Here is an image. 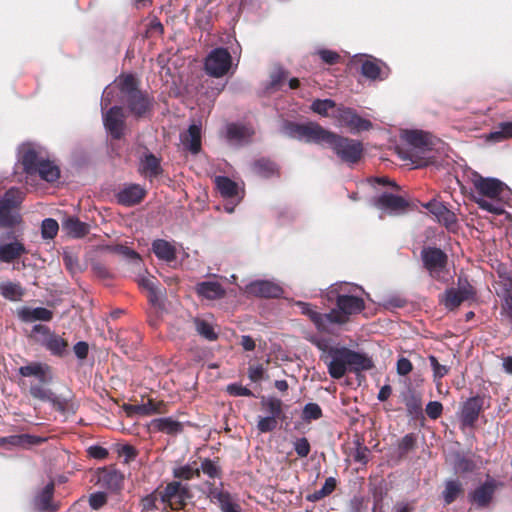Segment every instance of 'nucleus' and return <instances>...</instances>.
I'll list each match as a JSON object with an SVG mask.
<instances>
[{
	"mask_svg": "<svg viewBox=\"0 0 512 512\" xmlns=\"http://www.w3.org/2000/svg\"><path fill=\"white\" fill-rule=\"evenodd\" d=\"M499 278H500V280L498 282L499 290L497 291V294H498V296H501L505 293L510 292V290H512V279L506 273L500 274Z\"/></svg>",
	"mask_w": 512,
	"mask_h": 512,
	"instance_id": "4d7b16f0",
	"label": "nucleus"
},
{
	"mask_svg": "<svg viewBox=\"0 0 512 512\" xmlns=\"http://www.w3.org/2000/svg\"><path fill=\"white\" fill-rule=\"evenodd\" d=\"M322 416V410L316 403H308L303 409V419L305 421L317 420Z\"/></svg>",
	"mask_w": 512,
	"mask_h": 512,
	"instance_id": "3c124183",
	"label": "nucleus"
},
{
	"mask_svg": "<svg viewBox=\"0 0 512 512\" xmlns=\"http://www.w3.org/2000/svg\"><path fill=\"white\" fill-rule=\"evenodd\" d=\"M26 253V247L18 240L0 244V263H11Z\"/></svg>",
	"mask_w": 512,
	"mask_h": 512,
	"instance_id": "b1692460",
	"label": "nucleus"
},
{
	"mask_svg": "<svg viewBox=\"0 0 512 512\" xmlns=\"http://www.w3.org/2000/svg\"><path fill=\"white\" fill-rule=\"evenodd\" d=\"M412 368V363L407 358L402 357L397 361V373L401 376L408 375L412 371Z\"/></svg>",
	"mask_w": 512,
	"mask_h": 512,
	"instance_id": "680f3d73",
	"label": "nucleus"
},
{
	"mask_svg": "<svg viewBox=\"0 0 512 512\" xmlns=\"http://www.w3.org/2000/svg\"><path fill=\"white\" fill-rule=\"evenodd\" d=\"M335 107V102L331 99H317L311 104V109L322 116H327L328 111Z\"/></svg>",
	"mask_w": 512,
	"mask_h": 512,
	"instance_id": "09e8293b",
	"label": "nucleus"
},
{
	"mask_svg": "<svg viewBox=\"0 0 512 512\" xmlns=\"http://www.w3.org/2000/svg\"><path fill=\"white\" fill-rule=\"evenodd\" d=\"M216 186L221 195L228 199H241L238 185L228 177L218 176L215 179Z\"/></svg>",
	"mask_w": 512,
	"mask_h": 512,
	"instance_id": "c756f323",
	"label": "nucleus"
},
{
	"mask_svg": "<svg viewBox=\"0 0 512 512\" xmlns=\"http://www.w3.org/2000/svg\"><path fill=\"white\" fill-rule=\"evenodd\" d=\"M422 260L431 277L445 281L446 255L438 248H426L422 250Z\"/></svg>",
	"mask_w": 512,
	"mask_h": 512,
	"instance_id": "0eeeda50",
	"label": "nucleus"
},
{
	"mask_svg": "<svg viewBox=\"0 0 512 512\" xmlns=\"http://www.w3.org/2000/svg\"><path fill=\"white\" fill-rule=\"evenodd\" d=\"M19 160L27 176L38 174L47 182H55L60 177L59 167L49 159L47 151L39 145L23 144L19 148Z\"/></svg>",
	"mask_w": 512,
	"mask_h": 512,
	"instance_id": "39448f33",
	"label": "nucleus"
},
{
	"mask_svg": "<svg viewBox=\"0 0 512 512\" xmlns=\"http://www.w3.org/2000/svg\"><path fill=\"white\" fill-rule=\"evenodd\" d=\"M140 171L148 177H155L161 173L160 161L152 153H146L140 161Z\"/></svg>",
	"mask_w": 512,
	"mask_h": 512,
	"instance_id": "c9c22d12",
	"label": "nucleus"
},
{
	"mask_svg": "<svg viewBox=\"0 0 512 512\" xmlns=\"http://www.w3.org/2000/svg\"><path fill=\"white\" fill-rule=\"evenodd\" d=\"M130 111L137 115L142 116L150 107V100L146 95L138 91L134 93L126 100Z\"/></svg>",
	"mask_w": 512,
	"mask_h": 512,
	"instance_id": "7c9ffc66",
	"label": "nucleus"
},
{
	"mask_svg": "<svg viewBox=\"0 0 512 512\" xmlns=\"http://www.w3.org/2000/svg\"><path fill=\"white\" fill-rule=\"evenodd\" d=\"M322 360L333 379L342 378L348 371L359 373L373 367V361L370 357L347 347H330L326 350Z\"/></svg>",
	"mask_w": 512,
	"mask_h": 512,
	"instance_id": "f03ea898",
	"label": "nucleus"
},
{
	"mask_svg": "<svg viewBox=\"0 0 512 512\" xmlns=\"http://www.w3.org/2000/svg\"><path fill=\"white\" fill-rule=\"evenodd\" d=\"M32 333L36 336L37 341L54 355H62L68 347L67 342L63 338L51 333L49 328L44 325H35Z\"/></svg>",
	"mask_w": 512,
	"mask_h": 512,
	"instance_id": "9d476101",
	"label": "nucleus"
},
{
	"mask_svg": "<svg viewBox=\"0 0 512 512\" xmlns=\"http://www.w3.org/2000/svg\"><path fill=\"white\" fill-rule=\"evenodd\" d=\"M426 413L431 419H437L442 413V404L437 401H431L426 406Z\"/></svg>",
	"mask_w": 512,
	"mask_h": 512,
	"instance_id": "052dcab7",
	"label": "nucleus"
},
{
	"mask_svg": "<svg viewBox=\"0 0 512 512\" xmlns=\"http://www.w3.org/2000/svg\"><path fill=\"white\" fill-rule=\"evenodd\" d=\"M62 229L71 237L81 238L88 234L89 225L76 217L69 216L62 221Z\"/></svg>",
	"mask_w": 512,
	"mask_h": 512,
	"instance_id": "cd10ccee",
	"label": "nucleus"
},
{
	"mask_svg": "<svg viewBox=\"0 0 512 512\" xmlns=\"http://www.w3.org/2000/svg\"><path fill=\"white\" fill-rule=\"evenodd\" d=\"M156 282H157L156 279L154 277H152V276H141L138 279L139 286L142 289L148 291V293H149V295H148L149 300L153 304L157 303L158 297H159V293H158Z\"/></svg>",
	"mask_w": 512,
	"mask_h": 512,
	"instance_id": "a19ab883",
	"label": "nucleus"
},
{
	"mask_svg": "<svg viewBox=\"0 0 512 512\" xmlns=\"http://www.w3.org/2000/svg\"><path fill=\"white\" fill-rule=\"evenodd\" d=\"M0 294L9 301H20L24 295V289L19 283L3 281L0 283Z\"/></svg>",
	"mask_w": 512,
	"mask_h": 512,
	"instance_id": "e433bc0d",
	"label": "nucleus"
},
{
	"mask_svg": "<svg viewBox=\"0 0 512 512\" xmlns=\"http://www.w3.org/2000/svg\"><path fill=\"white\" fill-rule=\"evenodd\" d=\"M283 132L285 135L298 140L326 143L345 162L355 163L362 154L360 142L333 134L316 123L305 125L287 123L284 126Z\"/></svg>",
	"mask_w": 512,
	"mask_h": 512,
	"instance_id": "f257e3e1",
	"label": "nucleus"
},
{
	"mask_svg": "<svg viewBox=\"0 0 512 512\" xmlns=\"http://www.w3.org/2000/svg\"><path fill=\"white\" fill-rule=\"evenodd\" d=\"M472 183L478 196L476 203L483 210L500 215L505 211V205L511 196L507 185L496 178H484L474 173Z\"/></svg>",
	"mask_w": 512,
	"mask_h": 512,
	"instance_id": "20e7f679",
	"label": "nucleus"
},
{
	"mask_svg": "<svg viewBox=\"0 0 512 512\" xmlns=\"http://www.w3.org/2000/svg\"><path fill=\"white\" fill-rule=\"evenodd\" d=\"M2 443H9L14 446H22L26 443L28 444H36L42 441L39 437L29 436V435H20V436H10L8 438H2L0 440Z\"/></svg>",
	"mask_w": 512,
	"mask_h": 512,
	"instance_id": "49530a36",
	"label": "nucleus"
},
{
	"mask_svg": "<svg viewBox=\"0 0 512 512\" xmlns=\"http://www.w3.org/2000/svg\"><path fill=\"white\" fill-rule=\"evenodd\" d=\"M103 122L106 130L115 139H120L124 131V113L121 107H111L106 113L103 112Z\"/></svg>",
	"mask_w": 512,
	"mask_h": 512,
	"instance_id": "2eb2a0df",
	"label": "nucleus"
},
{
	"mask_svg": "<svg viewBox=\"0 0 512 512\" xmlns=\"http://www.w3.org/2000/svg\"><path fill=\"white\" fill-rule=\"evenodd\" d=\"M118 86L120 88V92L123 94L125 100L130 98V96L134 93H137L139 90L136 88V80L132 75H126L119 79Z\"/></svg>",
	"mask_w": 512,
	"mask_h": 512,
	"instance_id": "37998d69",
	"label": "nucleus"
},
{
	"mask_svg": "<svg viewBox=\"0 0 512 512\" xmlns=\"http://www.w3.org/2000/svg\"><path fill=\"white\" fill-rule=\"evenodd\" d=\"M195 472L198 473L197 470H194L192 467L186 465L174 469V476L176 478L190 479L193 477Z\"/></svg>",
	"mask_w": 512,
	"mask_h": 512,
	"instance_id": "0e129e2a",
	"label": "nucleus"
},
{
	"mask_svg": "<svg viewBox=\"0 0 512 512\" xmlns=\"http://www.w3.org/2000/svg\"><path fill=\"white\" fill-rule=\"evenodd\" d=\"M296 306L300 309L302 314L307 315L310 318L318 330L323 332H331L330 318L328 313L321 314L314 310L309 303L302 301L296 302Z\"/></svg>",
	"mask_w": 512,
	"mask_h": 512,
	"instance_id": "4be33fe9",
	"label": "nucleus"
},
{
	"mask_svg": "<svg viewBox=\"0 0 512 512\" xmlns=\"http://www.w3.org/2000/svg\"><path fill=\"white\" fill-rule=\"evenodd\" d=\"M47 385L48 384H42L39 381L37 383H31L29 389L31 396L40 401L49 402L53 407L64 411L66 408V402L55 395Z\"/></svg>",
	"mask_w": 512,
	"mask_h": 512,
	"instance_id": "f3484780",
	"label": "nucleus"
},
{
	"mask_svg": "<svg viewBox=\"0 0 512 512\" xmlns=\"http://www.w3.org/2000/svg\"><path fill=\"white\" fill-rule=\"evenodd\" d=\"M277 426V418L273 416L261 417L258 421L257 428L261 433L273 431Z\"/></svg>",
	"mask_w": 512,
	"mask_h": 512,
	"instance_id": "603ef678",
	"label": "nucleus"
},
{
	"mask_svg": "<svg viewBox=\"0 0 512 512\" xmlns=\"http://www.w3.org/2000/svg\"><path fill=\"white\" fill-rule=\"evenodd\" d=\"M508 138H512V122L500 123L486 136L487 141L494 143L504 141Z\"/></svg>",
	"mask_w": 512,
	"mask_h": 512,
	"instance_id": "58836bf2",
	"label": "nucleus"
},
{
	"mask_svg": "<svg viewBox=\"0 0 512 512\" xmlns=\"http://www.w3.org/2000/svg\"><path fill=\"white\" fill-rule=\"evenodd\" d=\"M357 290L362 289L346 282L331 285L327 297L329 300L335 299L337 305V308L328 313L331 330L334 324H344L350 315L357 314L364 309V301L356 295Z\"/></svg>",
	"mask_w": 512,
	"mask_h": 512,
	"instance_id": "7ed1b4c3",
	"label": "nucleus"
},
{
	"mask_svg": "<svg viewBox=\"0 0 512 512\" xmlns=\"http://www.w3.org/2000/svg\"><path fill=\"white\" fill-rule=\"evenodd\" d=\"M462 492V485L459 481L449 480L445 483V489L442 492V496L445 504H451Z\"/></svg>",
	"mask_w": 512,
	"mask_h": 512,
	"instance_id": "79ce46f5",
	"label": "nucleus"
},
{
	"mask_svg": "<svg viewBox=\"0 0 512 512\" xmlns=\"http://www.w3.org/2000/svg\"><path fill=\"white\" fill-rule=\"evenodd\" d=\"M480 412L479 401L476 398L468 399L462 408L461 420L464 425L472 426L477 420Z\"/></svg>",
	"mask_w": 512,
	"mask_h": 512,
	"instance_id": "2f4dec72",
	"label": "nucleus"
},
{
	"mask_svg": "<svg viewBox=\"0 0 512 512\" xmlns=\"http://www.w3.org/2000/svg\"><path fill=\"white\" fill-rule=\"evenodd\" d=\"M429 361L433 369V375L435 379H441L448 373L449 368L445 365L439 364L435 356H430Z\"/></svg>",
	"mask_w": 512,
	"mask_h": 512,
	"instance_id": "864d4df0",
	"label": "nucleus"
},
{
	"mask_svg": "<svg viewBox=\"0 0 512 512\" xmlns=\"http://www.w3.org/2000/svg\"><path fill=\"white\" fill-rule=\"evenodd\" d=\"M227 391L233 396H250L251 391L238 384H231L227 387Z\"/></svg>",
	"mask_w": 512,
	"mask_h": 512,
	"instance_id": "338daca9",
	"label": "nucleus"
},
{
	"mask_svg": "<svg viewBox=\"0 0 512 512\" xmlns=\"http://www.w3.org/2000/svg\"><path fill=\"white\" fill-rule=\"evenodd\" d=\"M210 502L217 504L221 512H242L236 499L222 487L211 486L207 491Z\"/></svg>",
	"mask_w": 512,
	"mask_h": 512,
	"instance_id": "f8f14e48",
	"label": "nucleus"
},
{
	"mask_svg": "<svg viewBox=\"0 0 512 512\" xmlns=\"http://www.w3.org/2000/svg\"><path fill=\"white\" fill-rule=\"evenodd\" d=\"M145 195V190L138 184H130L121 189L117 195L118 203L124 206H132L139 203Z\"/></svg>",
	"mask_w": 512,
	"mask_h": 512,
	"instance_id": "5701e85b",
	"label": "nucleus"
},
{
	"mask_svg": "<svg viewBox=\"0 0 512 512\" xmlns=\"http://www.w3.org/2000/svg\"><path fill=\"white\" fill-rule=\"evenodd\" d=\"M374 205L390 214H399L407 207V202L400 196L390 193H383L374 200Z\"/></svg>",
	"mask_w": 512,
	"mask_h": 512,
	"instance_id": "a211bd4d",
	"label": "nucleus"
},
{
	"mask_svg": "<svg viewBox=\"0 0 512 512\" xmlns=\"http://www.w3.org/2000/svg\"><path fill=\"white\" fill-rule=\"evenodd\" d=\"M337 481L334 477H328L325 480L324 485L321 487V489L314 491L313 493H310L306 496V499L309 502H317L326 496L330 495L336 488Z\"/></svg>",
	"mask_w": 512,
	"mask_h": 512,
	"instance_id": "ea45409f",
	"label": "nucleus"
},
{
	"mask_svg": "<svg viewBox=\"0 0 512 512\" xmlns=\"http://www.w3.org/2000/svg\"><path fill=\"white\" fill-rule=\"evenodd\" d=\"M254 172L262 177H269L276 172L273 162L265 159L258 160L253 165Z\"/></svg>",
	"mask_w": 512,
	"mask_h": 512,
	"instance_id": "a18cd8bd",
	"label": "nucleus"
},
{
	"mask_svg": "<svg viewBox=\"0 0 512 512\" xmlns=\"http://www.w3.org/2000/svg\"><path fill=\"white\" fill-rule=\"evenodd\" d=\"M317 53L323 62L330 64V65L337 63L340 59V55L337 52L332 51V50L321 49Z\"/></svg>",
	"mask_w": 512,
	"mask_h": 512,
	"instance_id": "6e6d98bb",
	"label": "nucleus"
},
{
	"mask_svg": "<svg viewBox=\"0 0 512 512\" xmlns=\"http://www.w3.org/2000/svg\"><path fill=\"white\" fill-rule=\"evenodd\" d=\"M361 62V73L370 80H384L388 77L389 69L381 61L371 56H363Z\"/></svg>",
	"mask_w": 512,
	"mask_h": 512,
	"instance_id": "dca6fc26",
	"label": "nucleus"
},
{
	"mask_svg": "<svg viewBox=\"0 0 512 512\" xmlns=\"http://www.w3.org/2000/svg\"><path fill=\"white\" fill-rule=\"evenodd\" d=\"M285 78L286 72L281 67H276L270 75L271 88H278Z\"/></svg>",
	"mask_w": 512,
	"mask_h": 512,
	"instance_id": "13d9d810",
	"label": "nucleus"
},
{
	"mask_svg": "<svg viewBox=\"0 0 512 512\" xmlns=\"http://www.w3.org/2000/svg\"><path fill=\"white\" fill-rule=\"evenodd\" d=\"M187 496V489L185 486L182 485L181 482H171L169 483L163 492V498L164 500L172 503V501L175 502H183L184 499Z\"/></svg>",
	"mask_w": 512,
	"mask_h": 512,
	"instance_id": "f704fd0d",
	"label": "nucleus"
},
{
	"mask_svg": "<svg viewBox=\"0 0 512 512\" xmlns=\"http://www.w3.org/2000/svg\"><path fill=\"white\" fill-rule=\"evenodd\" d=\"M333 117L341 127L348 128L351 132L366 131L371 128V122L360 117L353 109L339 107Z\"/></svg>",
	"mask_w": 512,
	"mask_h": 512,
	"instance_id": "1a4fd4ad",
	"label": "nucleus"
},
{
	"mask_svg": "<svg viewBox=\"0 0 512 512\" xmlns=\"http://www.w3.org/2000/svg\"><path fill=\"white\" fill-rule=\"evenodd\" d=\"M245 292L248 295L269 298L278 297L282 293V289L274 282L258 280L248 284L245 288Z\"/></svg>",
	"mask_w": 512,
	"mask_h": 512,
	"instance_id": "6ab92c4d",
	"label": "nucleus"
},
{
	"mask_svg": "<svg viewBox=\"0 0 512 512\" xmlns=\"http://www.w3.org/2000/svg\"><path fill=\"white\" fill-rule=\"evenodd\" d=\"M195 290L200 297L208 300L221 299L225 295V289L215 281L199 282L196 284Z\"/></svg>",
	"mask_w": 512,
	"mask_h": 512,
	"instance_id": "393cba45",
	"label": "nucleus"
},
{
	"mask_svg": "<svg viewBox=\"0 0 512 512\" xmlns=\"http://www.w3.org/2000/svg\"><path fill=\"white\" fill-rule=\"evenodd\" d=\"M415 438L412 434L405 435L400 443H399V450L401 454L407 453L409 450H411L414 446Z\"/></svg>",
	"mask_w": 512,
	"mask_h": 512,
	"instance_id": "69168bd1",
	"label": "nucleus"
},
{
	"mask_svg": "<svg viewBox=\"0 0 512 512\" xmlns=\"http://www.w3.org/2000/svg\"><path fill=\"white\" fill-rule=\"evenodd\" d=\"M496 487L493 479L486 480L470 494L471 502L480 508L487 507L493 499Z\"/></svg>",
	"mask_w": 512,
	"mask_h": 512,
	"instance_id": "aec40b11",
	"label": "nucleus"
},
{
	"mask_svg": "<svg viewBox=\"0 0 512 512\" xmlns=\"http://www.w3.org/2000/svg\"><path fill=\"white\" fill-rule=\"evenodd\" d=\"M294 449L299 457H306L310 453V444L306 438H299L294 442Z\"/></svg>",
	"mask_w": 512,
	"mask_h": 512,
	"instance_id": "5fc2aeb1",
	"label": "nucleus"
},
{
	"mask_svg": "<svg viewBox=\"0 0 512 512\" xmlns=\"http://www.w3.org/2000/svg\"><path fill=\"white\" fill-rule=\"evenodd\" d=\"M19 374L23 377H35L42 384H49L52 381L50 367L46 364L33 362L19 368Z\"/></svg>",
	"mask_w": 512,
	"mask_h": 512,
	"instance_id": "412c9836",
	"label": "nucleus"
},
{
	"mask_svg": "<svg viewBox=\"0 0 512 512\" xmlns=\"http://www.w3.org/2000/svg\"><path fill=\"white\" fill-rule=\"evenodd\" d=\"M423 207L426 208L439 222L449 230H455L457 227V217L453 211L448 209L442 202L431 200Z\"/></svg>",
	"mask_w": 512,
	"mask_h": 512,
	"instance_id": "ddd939ff",
	"label": "nucleus"
},
{
	"mask_svg": "<svg viewBox=\"0 0 512 512\" xmlns=\"http://www.w3.org/2000/svg\"><path fill=\"white\" fill-rule=\"evenodd\" d=\"M201 470L204 474L208 475L210 478H215L219 474L218 466L211 460L205 459L201 463Z\"/></svg>",
	"mask_w": 512,
	"mask_h": 512,
	"instance_id": "bf43d9fd",
	"label": "nucleus"
},
{
	"mask_svg": "<svg viewBox=\"0 0 512 512\" xmlns=\"http://www.w3.org/2000/svg\"><path fill=\"white\" fill-rule=\"evenodd\" d=\"M180 138L186 149L194 154L198 153L201 148V126L197 124L190 125L189 129L182 133Z\"/></svg>",
	"mask_w": 512,
	"mask_h": 512,
	"instance_id": "bb28decb",
	"label": "nucleus"
},
{
	"mask_svg": "<svg viewBox=\"0 0 512 512\" xmlns=\"http://www.w3.org/2000/svg\"><path fill=\"white\" fill-rule=\"evenodd\" d=\"M53 493L54 484L50 482L35 496V507L40 511H55L57 507L51 503Z\"/></svg>",
	"mask_w": 512,
	"mask_h": 512,
	"instance_id": "c85d7f7f",
	"label": "nucleus"
},
{
	"mask_svg": "<svg viewBox=\"0 0 512 512\" xmlns=\"http://www.w3.org/2000/svg\"><path fill=\"white\" fill-rule=\"evenodd\" d=\"M106 494L102 492L94 493L89 498L90 506L93 509H99L106 503Z\"/></svg>",
	"mask_w": 512,
	"mask_h": 512,
	"instance_id": "e2e57ef3",
	"label": "nucleus"
},
{
	"mask_svg": "<svg viewBox=\"0 0 512 512\" xmlns=\"http://www.w3.org/2000/svg\"><path fill=\"white\" fill-rule=\"evenodd\" d=\"M263 406L269 413V416L279 418L280 415L282 414V402L279 399L269 398L263 401Z\"/></svg>",
	"mask_w": 512,
	"mask_h": 512,
	"instance_id": "8fccbe9b",
	"label": "nucleus"
},
{
	"mask_svg": "<svg viewBox=\"0 0 512 512\" xmlns=\"http://www.w3.org/2000/svg\"><path fill=\"white\" fill-rule=\"evenodd\" d=\"M59 230V225L56 220L52 218H47L43 220L41 232L42 237L45 239H52L56 236L57 232Z\"/></svg>",
	"mask_w": 512,
	"mask_h": 512,
	"instance_id": "de8ad7c7",
	"label": "nucleus"
},
{
	"mask_svg": "<svg viewBox=\"0 0 512 512\" xmlns=\"http://www.w3.org/2000/svg\"><path fill=\"white\" fill-rule=\"evenodd\" d=\"M473 297V287L466 280L459 279L458 287L448 289L444 294L442 302L446 308L453 310Z\"/></svg>",
	"mask_w": 512,
	"mask_h": 512,
	"instance_id": "9b49d317",
	"label": "nucleus"
},
{
	"mask_svg": "<svg viewBox=\"0 0 512 512\" xmlns=\"http://www.w3.org/2000/svg\"><path fill=\"white\" fill-rule=\"evenodd\" d=\"M52 312L43 307L37 308H23L19 311V317L25 322L32 321H50L52 319Z\"/></svg>",
	"mask_w": 512,
	"mask_h": 512,
	"instance_id": "473e14b6",
	"label": "nucleus"
},
{
	"mask_svg": "<svg viewBox=\"0 0 512 512\" xmlns=\"http://www.w3.org/2000/svg\"><path fill=\"white\" fill-rule=\"evenodd\" d=\"M194 324L198 334L204 337L205 339L212 341L217 338V334L215 333L213 326L209 322L203 319H195Z\"/></svg>",
	"mask_w": 512,
	"mask_h": 512,
	"instance_id": "c03bdc74",
	"label": "nucleus"
},
{
	"mask_svg": "<svg viewBox=\"0 0 512 512\" xmlns=\"http://www.w3.org/2000/svg\"><path fill=\"white\" fill-rule=\"evenodd\" d=\"M402 138L409 145L407 152H399L404 160H410L415 167L427 165L431 159L433 139L430 134L418 130L404 131Z\"/></svg>",
	"mask_w": 512,
	"mask_h": 512,
	"instance_id": "423d86ee",
	"label": "nucleus"
},
{
	"mask_svg": "<svg viewBox=\"0 0 512 512\" xmlns=\"http://www.w3.org/2000/svg\"><path fill=\"white\" fill-rule=\"evenodd\" d=\"M73 350L79 359H85L88 354V344L84 341H79L74 345Z\"/></svg>",
	"mask_w": 512,
	"mask_h": 512,
	"instance_id": "774afa93",
	"label": "nucleus"
},
{
	"mask_svg": "<svg viewBox=\"0 0 512 512\" xmlns=\"http://www.w3.org/2000/svg\"><path fill=\"white\" fill-rule=\"evenodd\" d=\"M152 425L167 434H177L182 430V424L170 417L154 419Z\"/></svg>",
	"mask_w": 512,
	"mask_h": 512,
	"instance_id": "4c0bfd02",
	"label": "nucleus"
},
{
	"mask_svg": "<svg viewBox=\"0 0 512 512\" xmlns=\"http://www.w3.org/2000/svg\"><path fill=\"white\" fill-rule=\"evenodd\" d=\"M152 249L155 255L166 262H171L176 257L175 247L168 241L158 239L152 244Z\"/></svg>",
	"mask_w": 512,
	"mask_h": 512,
	"instance_id": "72a5a7b5",
	"label": "nucleus"
},
{
	"mask_svg": "<svg viewBox=\"0 0 512 512\" xmlns=\"http://www.w3.org/2000/svg\"><path fill=\"white\" fill-rule=\"evenodd\" d=\"M22 192L19 189L12 188L8 190L0 199V219L3 224L15 223L14 216L11 215V209L16 207L22 201Z\"/></svg>",
	"mask_w": 512,
	"mask_h": 512,
	"instance_id": "4468645a",
	"label": "nucleus"
},
{
	"mask_svg": "<svg viewBox=\"0 0 512 512\" xmlns=\"http://www.w3.org/2000/svg\"><path fill=\"white\" fill-rule=\"evenodd\" d=\"M252 134V129L244 125L232 123L226 127V137L233 145H242L248 142Z\"/></svg>",
	"mask_w": 512,
	"mask_h": 512,
	"instance_id": "a878e982",
	"label": "nucleus"
},
{
	"mask_svg": "<svg viewBox=\"0 0 512 512\" xmlns=\"http://www.w3.org/2000/svg\"><path fill=\"white\" fill-rule=\"evenodd\" d=\"M231 67V55L225 48H216L206 57L205 70L213 77L224 76Z\"/></svg>",
	"mask_w": 512,
	"mask_h": 512,
	"instance_id": "6e6552de",
	"label": "nucleus"
}]
</instances>
